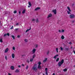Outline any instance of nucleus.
<instances>
[{"instance_id":"obj_1","label":"nucleus","mask_w":75,"mask_h":75,"mask_svg":"<svg viewBox=\"0 0 75 75\" xmlns=\"http://www.w3.org/2000/svg\"><path fill=\"white\" fill-rule=\"evenodd\" d=\"M32 69L33 71L37 72V64H34L32 68Z\"/></svg>"},{"instance_id":"obj_2","label":"nucleus","mask_w":75,"mask_h":75,"mask_svg":"<svg viewBox=\"0 0 75 75\" xmlns=\"http://www.w3.org/2000/svg\"><path fill=\"white\" fill-rule=\"evenodd\" d=\"M67 8L68 9L69 11H67V13L68 14H71V9H70V8L68 6Z\"/></svg>"},{"instance_id":"obj_3","label":"nucleus","mask_w":75,"mask_h":75,"mask_svg":"<svg viewBox=\"0 0 75 75\" xmlns=\"http://www.w3.org/2000/svg\"><path fill=\"white\" fill-rule=\"evenodd\" d=\"M70 18H75V15L74 14H71L69 16Z\"/></svg>"},{"instance_id":"obj_4","label":"nucleus","mask_w":75,"mask_h":75,"mask_svg":"<svg viewBox=\"0 0 75 75\" xmlns=\"http://www.w3.org/2000/svg\"><path fill=\"white\" fill-rule=\"evenodd\" d=\"M52 12L54 13V14H57V10L56 9L52 11Z\"/></svg>"},{"instance_id":"obj_5","label":"nucleus","mask_w":75,"mask_h":75,"mask_svg":"<svg viewBox=\"0 0 75 75\" xmlns=\"http://www.w3.org/2000/svg\"><path fill=\"white\" fill-rule=\"evenodd\" d=\"M35 51H36V49L34 48L32 52L33 54H34L35 52Z\"/></svg>"},{"instance_id":"obj_6","label":"nucleus","mask_w":75,"mask_h":75,"mask_svg":"<svg viewBox=\"0 0 75 75\" xmlns=\"http://www.w3.org/2000/svg\"><path fill=\"white\" fill-rule=\"evenodd\" d=\"M62 64V63H61V62H59L58 64L59 67H61Z\"/></svg>"},{"instance_id":"obj_7","label":"nucleus","mask_w":75,"mask_h":75,"mask_svg":"<svg viewBox=\"0 0 75 75\" xmlns=\"http://www.w3.org/2000/svg\"><path fill=\"white\" fill-rule=\"evenodd\" d=\"M28 4L29 6H28V7H31V2H29Z\"/></svg>"},{"instance_id":"obj_8","label":"nucleus","mask_w":75,"mask_h":75,"mask_svg":"<svg viewBox=\"0 0 75 75\" xmlns=\"http://www.w3.org/2000/svg\"><path fill=\"white\" fill-rule=\"evenodd\" d=\"M47 58H46L43 61V62L44 63H45V62H47Z\"/></svg>"},{"instance_id":"obj_9","label":"nucleus","mask_w":75,"mask_h":75,"mask_svg":"<svg viewBox=\"0 0 75 75\" xmlns=\"http://www.w3.org/2000/svg\"><path fill=\"white\" fill-rule=\"evenodd\" d=\"M8 50H9L8 49V48H7L5 50V53L7 52Z\"/></svg>"},{"instance_id":"obj_10","label":"nucleus","mask_w":75,"mask_h":75,"mask_svg":"<svg viewBox=\"0 0 75 75\" xmlns=\"http://www.w3.org/2000/svg\"><path fill=\"white\" fill-rule=\"evenodd\" d=\"M52 15L51 14V13L49 15H48L47 18H50V17H51L52 16Z\"/></svg>"},{"instance_id":"obj_11","label":"nucleus","mask_w":75,"mask_h":75,"mask_svg":"<svg viewBox=\"0 0 75 75\" xmlns=\"http://www.w3.org/2000/svg\"><path fill=\"white\" fill-rule=\"evenodd\" d=\"M20 72V70H18V69H16L15 71V72L16 73H18V72Z\"/></svg>"},{"instance_id":"obj_12","label":"nucleus","mask_w":75,"mask_h":75,"mask_svg":"<svg viewBox=\"0 0 75 75\" xmlns=\"http://www.w3.org/2000/svg\"><path fill=\"white\" fill-rule=\"evenodd\" d=\"M40 7H38L37 8H36L35 9V11H37V10H40Z\"/></svg>"},{"instance_id":"obj_13","label":"nucleus","mask_w":75,"mask_h":75,"mask_svg":"<svg viewBox=\"0 0 75 75\" xmlns=\"http://www.w3.org/2000/svg\"><path fill=\"white\" fill-rule=\"evenodd\" d=\"M11 69L12 70H14V67L13 66H12L11 67Z\"/></svg>"},{"instance_id":"obj_14","label":"nucleus","mask_w":75,"mask_h":75,"mask_svg":"<svg viewBox=\"0 0 75 75\" xmlns=\"http://www.w3.org/2000/svg\"><path fill=\"white\" fill-rule=\"evenodd\" d=\"M38 69H41V66L40 65H38Z\"/></svg>"},{"instance_id":"obj_15","label":"nucleus","mask_w":75,"mask_h":75,"mask_svg":"<svg viewBox=\"0 0 75 75\" xmlns=\"http://www.w3.org/2000/svg\"><path fill=\"white\" fill-rule=\"evenodd\" d=\"M60 62L62 63V64L64 62V60L63 59H62L61 62Z\"/></svg>"},{"instance_id":"obj_16","label":"nucleus","mask_w":75,"mask_h":75,"mask_svg":"<svg viewBox=\"0 0 75 75\" xmlns=\"http://www.w3.org/2000/svg\"><path fill=\"white\" fill-rule=\"evenodd\" d=\"M31 29V28L30 27V28L28 29H27V30L26 31V33H27V32H28L29 31H30Z\"/></svg>"},{"instance_id":"obj_17","label":"nucleus","mask_w":75,"mask_h":75,"mask_svg":"<svg viewBox=\"0 0 75 75\" xmlns=\"http://www.w3.org/2000/svg\"><path fill=\"white\" fill-rule=\"evenodd\" d=\"M34 57H33V59H30V62H33V59H34Z\"/></svg>"},{"instance_id":"obj_18","label":"nucleus","mask_w":75,"mask_h":75,"mask_svg":"<svg viewBox=\"0 0 75 75\" xmlns=\"http://www.w3.org/2000/svg\"><path fill=\"white\" fill-rule=\"evenodd\" d=\"M49 54H50V51L49 50H48L46 52V54L47 55H48Z\"/></svg>"},{"instance_id":"obj_19","label":"nucleus","mask_w":75,"mask_h":75,"mask_svg":"<svg viewBox=\"0 0 75 75\" xmlns=\"http://www.w3.org/2000/svg\"><path fill=\"white\" fill-rule=\"evenodd\" d=\"M65 49L66 51H69V49L67 47L65 48Z\"/></svg>"},{"instance_id":"obj_20","label":"nucleus","mask_w":75,"mask_h":75,"mask_svg":"<svg viewBox=\"0 0 75 75\" xmlns=\"http://www.w3.org/2000/svg\"><path fill=\"white\" fill-rule=\"evenodd\" d=\"M61 38H62V40H64V35H62L61 37Z\"/></svg>"},{"instance_id":"obj_21","label":"nucleus","mask_w":75,"mask_h":75,"mask_svg":"<svg viewBox=\"0 0 75 75\" xmlns=\"http://www.w3.org/2000/svg\"><path fill=\"white\" fill-rule=\"evenodd\" d=\"M25 12V10H24L22 11V14H24Z\"/></svg>"},{"instance_id":"obj_22","label":"nucleus","mask_w":75,"mask_h":75,"mask_svg":"<svg viewBox=\"0 0 75 75\" xmlns=\"http://www.w3.org/2000/svg\"><path fill=\"white\" fill-rule=\"evenodd\" d=\"M0 42H3V39H0Z\"/></svg>"},{"instance_id":"obj_23","label":"nucleus","mask_w":75,"mask_h":75,"mask_svg":"<svg viewBox=\"0 0 75 75\" xmlns=\"http://www.w3.org/2000/svg\"><path fill=\"white\" fill-rule=\"evenodd\" d=\"M11 37L13 38V40H14V39H15V37L14 36L12 35Z\"/></svg>"},{"instance_id":"obj_24","label":"nucleus","mask_w":75,"mask_h":75,"mask_svg":"<svg viewBox=\"0 0 75 75\" xmlns=\"http://www.w3.org/2000/svg\"><path fill=\"white\" fill-rule=\"evenodd\" d=\"M59 58H58L57 59H56V62H58V61H59Z\"/></svg>"},{"instance_id":"obj_25","label":"nucleus","mask_w":75,"mask_h":75,"mask_svg":"<svg viewBox=\"0 0 75 75\" xmlns=\"http://www.w3.org/2000/svg\"><path fill=\"white\" fill-rule=\"evenodd\" d=\"M36 23H39V21L38 20V19H36Z\"/></svg>"},{"instance_id":"obj_26","label":"nucleus","mask_w":75,"mask_h":75,"mask_svg":"<svg viewBox=\"0 0 75 75\" xmlns=\"http://www.w3.org/2000/svg\"><path fill=\"white\" fill-rule=\"evenodd\" d=\"M60 48L61 51H62L63 50V48H62V47H60Z\"/></svg>"},{"instance_id":"obj_27","label":"nucleus","mask_w":75,"mask_h":75,"mask_svg":"<svg viewBox=\"0 0 75 75\" xmlns=\"http://www.w3.org/2000/svg\"><path fill=\"white\" fill-rule=\"evenodd\" d=\"M38 64H39V65H40L41 64V62H38Z\"/></svg>"},{"instance_id":"obj_28","label":"nucleus","mask_w":75,"mask_h":75,"mask_svg":"<svg viewBox=\"0 0 75 75\" xmlns=\"http://www.w3.org/2000/svg\"><path fill=\"white\" fill-rule=\"evenodd\" d=\"M63 71H64V72H66V71H67V69H64L63 70Z\"/></svg>"},{"instance_id":"obj_29","label":"nucleus","mask_w":75,"mask_h":75,"mask_svg":"<svg viewBox=\"0 0 75 75\" xmlns=\"http://www.w3.org/2000/svg\"><path fill=\"white\" fill-rule=\"evenodd\" d=\"M13 13H14V14H16V13H17V11L15 10L14 11Z\"/></svg>"},{"instance_id":"obj_30","label":"nucleus","mask_w":75,"mask_h":75,"mask_svg":"<svg viewBox=\"0 0 75 75\" xmlns=\"http://www.w3.org/2000/svg\"><path fill=\"white\" fill-rule=\"evenodd\" d=\"M24 41L25 42H27L28 41V40L27 39H25L24 40Z\"/></svg>"},{"instance_id":"obj_31","label":"nucleus","mask_w":75,"mask_h":75,"mask_svg":"<svg viewBox=\"0 0 75 75\" xmlns=\"http://www.w3.org/2000/svg\"><path fill=\"white\" fill-rule=\"evenodd\" d=\"M56 51L57 52H58V48H56Z\"/></svg>"},{"instance_id":"obj_32","label":"nucleus","mask_w":75,"mask_h":75,"mask_svg":"<svg viewBox=\"0 0 75 75\" xmlns=\"http://www.w3.org/2000/svg\"><path fill=\"white\" fill-rule=\"evenodd\" d=\"M15 55H14V54H12V57H15Z\"/></svg>"},{"instance_id":"obj_33","label":"nucleus","mask_w":75,"mask_h":75,"mask_svg":"<svg viewBox=\"0 0 75 75\" xmlns=\"http://www.w3.org/2000/svg\"><path fill=\"white\" fill-rule=\"evenodd\" d=\"M47 70H48V68H46L45 69V71H47Z\"/></svg>"},{"instance_id":"obj_34","label":"nucleus","mask_w":75,"mask_h":75,"mask_svg":"<svg viewBox=\"0 0 75 75\" xmlns=\"http://www.w3.org/2000/svg\"><path fill=\"white\" fill-rule=\"evenodd\" d=\"M26 69H28V65H27L26 66Z\"/></svg>"},{"instance_id":"obj_35","label":"nucleus","mask_w":75,"mask_h":75,"mask_svg":"<svg viewBox=\"0 0 75 75\" xmlns=\"http://www.w3.org/2000/svg\"><path fill=\"white\" fill-rule=\"evenodd\" d=\"M38 46V45H36L35 46V48H37Z\"/></svg>"},{"instance_id":"obj_36","label":"nucleus","mask_w":75,"mask_h":75,"mask_svg":"<svg viewBox=\"0 0 75 75\" xmlns=\"http://www.w3.org/2000/svg\"><path fill=\"white\" fill-rule=\"evenodd\" d=\"M13 26H11V28L10 29H11V30L12 29H13Z\"/></svg>"},{"instance_id":"obj_37","label":"nucleus","mask_w":75,"mask_h":75,"mask_svg":"<svg viewBox=\"0 0 75 75\" xmlns=\"http://www.w3.org/2000/svg\"><path fill=\"white\" fill-rule=\"evenodd\" d=\"M46 74L47 75H48V71H46Z\"/></svg>"},{"instance_id":"obj_38","label":"nucleus","mask_w":75,"mask_h":75,"mask_svg":"<svg viewBox=\"0 0 75 75\" xmlns=\"http://www.w3.org/2000/svg\"><path fill=\"white\" fill-rule=\"evenodd\" d=\"M7 35L8 36H10V34L8 33H7Z\"/></svg>"},{"instance_id":"obj_39","label":"nucleus","mask_w":75,"mask_h":75,"mask_svg":"<svg viewBox=\"0 0 75 75\" xmlns=\"http://www.w3.org/2000/svg\"><path fill=\"white\" fill-rule=\"evenodd\" d=\"M20 14H21V11H20L19 12V15H20Z\"/></svg>"},{"instance_id":"obj_40","label":"nucleus","mask_w":75,"mask_h":75,"mask_svg":"<svg viewBox=\"0 0 75 75\" xmlns=\"http://www.w3.org/2000/svg\"><path fill=\"white\" fill-rule=\"evenodd\" d=\"M7 35V34H5L4 35V37H6Z\"/></svg>"},{"instance_id":"obj_41","label":"nucleus","mask_w":75,"mask_h":75,"mask_svg":"<svg viewBox=\"0 0 75 75\" xmlns=\"http://www.w3.org/2000/svg\"><path fill=\"white\" fill-rule=\"evenodd\" d=\"M13 50H15V47H13Z\"/></svg>"},{"instance_id":"obj_42","label":"nucleus","mask_w":75,"mask_h":75,"mask_svg":"<svg viewBox=\"0 0 75 75\" xmlns=\"http://www.w3.org/2000/svg\"><path fill=\"white\" fill-rule=\"evenodd\" d=\"M64 30L63 29L62 30V33H64Z\"/></svg>"},{"instance_id":"obj_43","label":"nucleus","mask_w":75,"mask_h":75,"mask_svg":"<svg viewBox=\"0 0 75 75\" xmlns=\"http://www.w3.org/2000/svg\"><path fill=\"white\" fill-rule=\"evenodd\" d=\"M5 58L6 60H7V57H5Z\"/></svg>"},{"instance_id":"obj_44","label":"nucleus","mask_w":75,"mask_h":75,"mask_svg":"<svg viewBox=\"0 0 75 75\" xmlns=\"http://www.w3.org/2000/svg\"><path fill=\"white\" fill-rule=\"evenodd\" d=\"M32 21H35V19H33L32 20Z\"/></svg>"},{"instance_id":"obj_45","label":"nucleus","mask_w":75,"mask_h":75,"mask_svg":"<svg viewBox=\"0 0 75 75\" xmlns=\"http://www.w3.org/2000/svg\"><path fill=\"white\" fill-rule=\"evenodd\" d=\"M74 22H75V21H72V23H74Z\"/></svg>"},{"instance_id":"obj_46","label":"nucleus","mask_w":75,"mask_h":75,"mask_svg":"<svg viewBox=\"0 0 75 75\" xmlns=\"http://www.w3.org/2000/svg\"><path fill=\"white\" fill-rule=\"evenodd\" d=\"M58 56H59L58 54H57V55H56L55 56H54V57H58Z\"/></svg>"},{"instance_id":"obj_47","label":"nucleus","mask_w":75,"mask_h":75,"mask_svg":"<svg viewBox=\"0 0 75 75\" xmlns=\"http://www.w3.org/2000/svg\"><path fill=\"white\" fill-rule=\"evenodd\" d=\"M15 30L16 31H17V30H18V28H16L15 29Z\"/></svg>"},{"instance_id":"obj_48","label":"nucleus","mask_w":75,"mask_h":75,"mask_svg":"<svg viewBox=\"0 0 75 75\" xmlns=\"http://www.w3.org/2000/svg\"><path fill=\"white\" fill-rule=\"evenodd\" d=\"M17 37L18 38H19V37H20V35H18L17 36Z\"/></svg>"},{"instance_id":"obj_49","label":"nucleus","mask_w":75,"mask_h":75,"mask_svg":"<svg viewBox=\"0 0 75 75\" xmlns=\"http://www.w3.org/2000/svg\"><path fill=\"white\" fill-rule=\"evenodd\" d=\"M27 62H28V63H29V60H27Z\"/></svg>"},{"instance_id":"obj_50","label":"nucleus","mask_w":75,"mask_h":75,"mask_svg":"<svg viewBox=\"0 0 75 75\" xmlns=\"http://www.w3.org/2000/svg\"><path fill=\"white\" fill-rule=\"evenodd\" d=\"M69 44L71 45V44H72V43L71 42H69Z\"/></svg>"},{"instance_id":"obj_51","label":"nucleus","mask_w":75,"mask_h":75,"mask_svg":"<svg viewBox=\"0 0 75 75\" xmlns=\"http://www.w3.org/2000/svg\"><path fill=\"white\" fill-rule=\"evenodd\" d=\"M54 59H56L57 58L56 57H54Z\"/></svg>"},{"instance_id":"obj_52","label":"nucleus","mask_w":75,"mask_h":75,"mask_svg":"<svg viewBox=\"0 0 75 75\" xmlns=\"http://www.w3.org/2000/svg\"><path fill=\"white\" fill-rule=\"evenodd\" d=\"M18 24H19L18 23H17L16 24V25H18Z\"/></svg>"},{"instance_id":"obj_53","label":"nucleus","mask_w":75,"mask_h":75,"mask_svg":"<svg viewBox=\"0 0 75 75\" xmlns=\"http://www.w3.org/2000/svg\"><path fill=\"white\" fill-rule=\"evenodd\" d=\"M35 56H36L35 54H34L33 55V57H35Z\"/></svg>"},{"instance_id":"obj_54","label":"nucleus","mask_w":75,"mask_h":75,"mask_svg":"<svg viewBox=\"0 0 75 75\" xmlns=\"http://www.w3.org/2000/svg\"><path fill=\"white\" fill-rule=\"evenodd\" d=\"M18 68H20V67H21V66H20V65H18Z\"/></svg>"},{"instance_id":"obj_55","label":"nucleus","mask_w":75,"mask_h":75,"mask_svg":"<svg viewBox=\"0 0 75 75\" xmlns=\"http://www.w3.org/2000/svg\"><path fill=\"white\" fill-rule=\"evenodd\" d=\"M59 33H61V31L60 30H59Z\"/></svg>"},{"instance_id":"obj_56","label":"nucleus","mask_w":75,"mask_h":75,"mask_svg":"<svg viewBox=\"0 0 75 75\" xmlns=\"http://www.w3.org/2000/svg\"><path fill=\"white\" fill-rule=\"evenodd\" d=\"M8 75H11V74L10 73H8Z\"/></svg>"},{"instance_id":"obj_57","label":"nucleus","mask_w":75,"mask_h":75,"mask_svg":"<svg viewBox=\"0 0 75 75\" xmlns=\"http://www.w3.org/2000/svg\"><path fill=\"white\" fill-rule=\"evenodd\" d=\"M73 52H74V54H75V50H73Z\"/></svg>"},{"instance_id":"obj_58","label":"nucleus","mask_w":75,"mask_h":75,"mask_svg":"<svg viewBox=\"0 0 75 75\" xmlns=\"http://www.w3.org/2000/svg\"><path fill=\"white\" fill-rule=\"evenodd\" d=\"M5 14H7V12H5Z\"/></svg>"},{"instance_id":"obj_59","label":"nucleus","mask_w":75,"mask_h":75,"mask_svg":"<svg viewBox=\"0 0 75 75\" xmlns=\"http://www.w3.org/2000/svg\"><path fill=\"white\" fill-rule=\"evenodd\" d=\"M22 57H23V56H25V55H22Z\"/></svg>"},{"instance_id":"obj_60","label":"nucleus","mask_w":75,"mask_h":75,"mask_svg":"<svg viewBox=\"0 0 75 75\" xmlns=\"http://www.w3.org/2000/svg\"><path fill=\"white\" fill-rule=\"evenodd\" d=\"M52 75H55V74H54V73H53Z\"/></svg>"},{"instance_id":"obj_61","label":"nucleus","mask_w":75,"mask_h":75,"mask_svg":"<svg viewBox=\"0 0 75 75\" xmlns=\"http://www.w3.org/2000/svg\"><path fill=\"white\" fill-rule=\"evenodd\" d=\"M12 57L13 58H14V57Z\"/></svg>"},{"instance_id":"obj_62","label":"nucleus","mask_w":75,"mask_h":75,"mask_svg":"<svg viewBox=\"0 0 75 75\" xmlns=\"http://www.w3.org/2000/svg\"><path fill=\"white\" fill-rule=\"evenodd\" d=\"M22 66H23V67L24 66V64H22Z\"/></svg>"},{"instance_id":"obj_63","label":"nucleus","mask_w":75,"mask_h":75,"mask_svg":"<svg viewBox=\"0 0 75 75\" xmlns=\"http://www.w3.org/2000/svg\"><path fill=\"white\" fill-rule=\"evenodd\" d=\"M72 47H71V49H72Z\"/></svg>"},{"instance_id":"obj_64","label":"nucleus","mask_w":75,"mask_h":75,"mask_svg":"<svg viewBox=\"0 0 75 75\" xmlns=\"http://www.w3.org/2000/svg\"><path fill=\"white\" fill-rule=\"evenodd\" d=\"M74 4H72V6H74Z\"/></svg>"}]
</instances>
